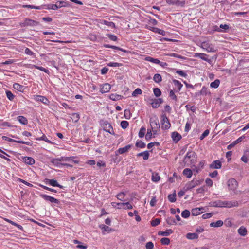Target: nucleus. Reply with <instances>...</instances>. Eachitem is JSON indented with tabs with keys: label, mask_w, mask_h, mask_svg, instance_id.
<instances>
[{
	"label": "nucleus",
	"mask_w": 249,
	"mask_h": 249,
	"mask_svg": "<svg viewBox=\"0 0 249 249\" xmlns=\"http://www.w3.org/2000/svg\"><path fill=\"white\" fill-rule=\"evenodd\" d=\"M197 156L196 153L193 151H189L186 153L184 158V161L187 166L193 165L196 161Z\"/></svg>",
	"instance_id": "nucleus-1"
},
{
	"label": "nucleus",
	"mask_w": 249,
	"mask_h": 249,
	"mask_svg": "<svg viewBox=\"0 0 249 249\" xmlns=\"http://www.w3.org/2000/svg\"><path fill=\"white\" fill-rule=\"evenodd\" d=\"M100 124L104 131L110 134L111 135H115L112 125L107 121L101 120Z\"/></svg>",
	"instance_id": "nucleus-2"
},
{
	"label": "nucleus",
	"mask_w": 249,
	"mask_h": 249,
	"mask_svg": "<svg viewBox=\"0 0 249 249\" xmlns=\"http://www.w3.org/2000/svg\"><path fill=\"white\" fill-rule=\"evenodd\" d=\"M201 47L208 53H214L217 51V49L214 46L208 41L202 42Z\"/></svg>",
	"instance_id": "nucleus-3"
},
{
	"label": "nucleus",
	"mask_w": 249,
	"mask_h": 249,
	"mask_svg": "<svg viewBox=\"0 0 249 249\" xmlns=\"http://www.w3.org/2000/svg\"><path fill=\"white\" fill-rule=\"evenodd\" d=\"M227 185L230 191H234L237 188L238 183L234 178H230L227 181Z\"/></svg>",
	"instance_id": "nucleus-4"
},
{
	"label": "nucleus",
	"mask_w": 249,
	"mask_h": 249,
	"mask_svg": "<svg viewBox=\"0 0 249 249\" xmlns=\"http://www.w3.org/2000/svg\"><path fill=\"white\" fill-rule=\"evenodd\" d=\"M161 124L162 128L164 129H168L171 127L169 120L165 114H162L161 116Z\"/></svg>",
	"instance_id": "nucleus-5"
},
{
	"label": "nucleus",
	"mask_w": 249,
	"mask_h": 249,
	"mask_svg": "<svg viewBox=\"0 0 249 249\" xmlns=\"http://www.w3.org/2000/svg\"><path fill=\"white\" fill-rule=\"evenodd\" d=\"M38 24V22L29 18H25V20L20 24L21 27H25L28 26H35Z\"/></svg>",
	"instance_id": "nucleus-6"
},
{
	"label": "nucleus",
	"mask_w": 249,
	"mask_h": 249,
	"mask_svg": "<svg viewBox=\"0 0 249 249\" xmlns=\"http://www.w3.org/2000/svg\"><path fill=\"white\" fill-rule=\"evenodd\" d=\"M238 206L239 203L237 201H223V207L230 208Z\"/></svg>",
	"instance_id": "nucleus-7"
},
{
	"label": "nucleus",
	"mask_w": 249,
	"mask_h": 249,
	"mask_svg": "<svg viewBox=\"0 0 249 249\" xmlns=\"http://www.w3.org/2000/svg\"><path fill=\"white\" fill-rule=\"evenodd\" d=\"M204 207L195 208L191 210V213L193 216H197L204 212Z\"/></svg>",
	"instance_id": "nucleus-8"
},
{
	"label": "nucleus",
	"mask_w": 249,
	"mask_h": 249,
	"mask_svg": "<svg viewBox=\"0 0 249 249\" xmlns=\"http://www.w3.org/2000/svg\"><path fill=\"white\" fill-rule=\"evenodd\" d=\"M111 89V86L108 83H105L101 85L100 92L102 93H107Z\"/></svg>",
	"instance_id": "nucleus-9"
},
{
	"label": "nucleus",
	"mask_w": 249,
	"mask_h": 249,
	"mask_svg": "<svg viewBox=\"0 0 249 249\" xmlns=\"http://www.w3.org/2000/svg\"><path fill=\"white\" fill-rule=\"evenodd\" d=\"M162 102L163 100L161 98L154 99L152 100L151 104L153 108H157Z\"/></svg>",
	"instance_id": "nucleus-10"
},
{
	"label": "nucleus",
	"mask_w": 249,
	"mask_h": 249,
	"mask_svg": "<svg viewBox=\"0 0 249 249\" xmlns=\"http://www.w3.org/2000/svg\"><path fill=\"white\" fill-rule=\"evenodd\" d=\"M145 60L155 64H159L160 66H163V64L166 65V63L161 62L159 59L152 58L150 56L146 57Z\"/></svg>",
	"instance_id": "nucleus-11"
},
{
	"label": "nucleus",
	"mask_w": 249,
	"mask_h": 249,
	"mask_svg": "<svg viewBox=\"0 0 249 249\" xmlns=\"http://www.w3.org/2000/svg\"><path fill=\"white\" fill-rule=\"evenodd\" d=\"M34 99L36 101H40L45 105H47L49 103L48 100L45 97L41 95H35Z\"/></svg>",
	"instance_id": "nucleus-12"
},
{
	"label": "nucleus",
	"mask_w": 249,
	"mask_h": 249,
	"mask_svg": "<svg viewBox=\"0 0 249 249\" xmlns=\"http://www.w3.org/2000/svg\"><path fill=\"white\" fill-rule=\"evenodd\" d=\"M222 164L221 162L219 160H216L213 161L210 165V168L211 169H220L221 168Z\"/></svg>",
	"instance_id": "nucleus-13"
},
{
	"label": "nucleus",
	"mask_w": 249,
	"mask_h": 249,
	"mask_svg": "<svg viewBox=\"0 0 249 249\" xmlns=\"http://www.w3.org/2000/svg\"><path fill=\"white\" fill-rule=\"evenodd\" d=\"M46 182H47V183H48L49 185L53 186V187H59L60 188H63V187L60 185L59 184H58L57 183V181L55 180V179H46Z\"/></svg>",
	"instance_id": "nucleus-14"
},
{
	"label": "nucleus",
	"mask_w": 249,
	"mask_h": 249,
	"mask_svg": "<svg viewBox=\"0 0 249 249\" xmlns=\"http://www.w3.org/2000/svg\"><path fill=\"white\" fill-rule=\"evenodd\" d=\"M171 137L175 143H177L182 138L181 135L177 132H173Z\"/></svg>",
	"instance_id": "nucleus-15"
},
{
	"label": "nucleus",
	"mask_w": 249,
	"mask_h": 249,
	"mask_svg": "<svg viewBox=\"0 0 249 249\" xmlns=\"http://www.w3.org/2000/svg\"><path fill=\"white\" fill-rule=\"evenodd\" d=\"M132 145L128 144L124 147L120 148L118 150V152L120 154H122L127 152L131 148Z\"/></svg>",
	"instance_id": "nucleus-16"
},
{
	"label": "nucleus",
	"mask_w": 249,
	"mask_h": 249,
	"mask_svg": "<svg viewBox=\"0 0 249 249\" xmlns=\"http://www.w3.org/2000/svg\"><path fill=\"white\" fill-rule=\"evenodd\" d=\"M172 81L175 86L177 89V90H176V92H179L181 90L182 87H183V85L178 80L176 79H173Z\"/></svg>",
	"instance_id": "nucleus-17"
},
{
	"label": "nucleus",
	"mask_w": 249,
	"mask_h": 249,
	"mask_svg": "<svg viewBox=\"0 0 249 249\" xmlns=\"http://www.w3.org/2000/svg\"><path fill=\"white\" fill-rule=\"evenodd\" d=\"M28 65L29 66L28 67L29 68L33 69V68H35L45 72L46 73H49V71L44 67L32 64H29Z\"/></svg>",
	"instance_id": "nucleus-18"
},
{
	"label": "nucleus",
	"mask_w": 249,
	"mask_h": 249,
	"mask_svg": "<svg viewBox=\"0 0 249 249\" xmlns=\"http://www.w3.org/2000/svg\"><path fill=\"white\" fill-rule=\"evenodd\" d=\"M160 180V177L157 172H154L152 173L151 180L154 182H158Z\"/></svg>",
	"instance_id": "nucleus-19"
},
{
	"label": "nucleus",
	"mask_w": 249,
	"mask_h": 249,
	"mask_svg": "<svg viewBox=\"0 0 249 249\" xmlns=\"http://www.w3.org/2000/svg\"><path fill=\"white\" fill-rule=\"evenodd\" d=\"M100 23L101 24L106 25L112 29L115 28V25L114 23L113 22H110V21H107V20H105L104 19H101Z\"/></svg>",
	"instance_id": "nucleus-20"
},
{
	"label": "nucleus",
	"mask_w": 249,
	"mask_h": 249,
	"mask_svg": "<svg viewBox=\"0 0 249 249\" xmlns=\"http://www.w3.org/2000/svg\"><path fill=\"white\" fill-rule=\"evenodd\" d=\"M195 57H197L201 59L202 60H203L204 61H206L207 62H209V60L208 59V55L203 53H196L195 55Z\"/></svg>",
	"instance_id": "nucleus-21"
},
{
	"label": "nucleus",
	"mask_w": 249,
	"mask_h": 249,
	"mask_svg": "<svg viewBox=\"0 0 249 249\" xmlns=\"http://www.w3.org/2000/svg\"><path fill=\"white\" fill-rule=\"evenodd\" d=\"M137 157L142 156L144 160H147L149 157V153L148 151H145L137 154Z\"/></svg>",
	"instance_id": "nucleus-22"
},
{
	"label": "nucleus",
	"mask_w": 249,
	"mask_h": 249,
	"mask_svg": "<svg viewBox=\"0 0 249 249\" xmlns=\"http://www.w3.org/2000/svg\"><path fill=\"white\" fill-rule=\"evenodd\" d=\"M241 160L244 163H247L249 160V151L244 152V155L241 158Z\"/></svg>",
	"instance_id": "nucleus-23"
},
{
	"label": "nucleus",
	"mask_w": 249,
	"mask_h": 249,
	"mask_svg": "<svg viewBox=\"0 0 249 249\" xmlns=\"http://www.w3.org/2000/svg\"><path fill=\"white\" fill-rule=\"evenodd\" d=\"M4 221L8 222L9 223L12 224V225H14V226L17 227L19 230L23 231V229L21 225H19V224L14 222V221H13L9 219L6 218H4Z\"/></svg>",
	"instance_id": "nucleus-24"
},
{
	"label": "nucleus",
	"mask_w": 249,
	"mask_h": 249,
	"mask_svg": "<svg viewBox=\"0 0 249 249\" xmlns=\"http://www.w3.org/2000/svg\"><path fill=\"white\" fill-rule=\"evenodd\" d=\"M238 232L240 235L245 236L247 234V230L245 227L241 226L238 229Z\"/></svg>",
	"instance_id": "nucleus-25"
},
{
	"label": "nucleus",
	"mask_w": 249,
	"mask_h": 249,
	"mask_svg": "<svg viewBox=\"0 0 249 249\" xmlns=\"http://www.w3.org/2000/svg\"><path fill=\"white\" fill-rule=\"evenodd\" d=\"M24 161L25 163L29 165H33L35 162V160L33 158L30 157H25L24 158Z\"/></svg>",
	"instance_id": "nucleus-26"
},
{
	"label": "nucleus",
	"mask_w": 249,
	"mask_h": 249,
	"mask_svg": "<svg viewBox=\"0 0 249 249\" xmlns=\"http://www.w3.org/2000/svg\"><path fill=\"white\" fill-rule=\"evenodd\" d=\"M57 8H60L63 7H67L69 6V3L66 1H57L56 2Z\"/></svg>",
	"instance_id": "nucleus-27"
},
{
	"label": "nucleus",
	"mask_w": 249,
	"mask_h": 249,
	"mask_svg": "<svg viewBox=\"0 0 249 249\" xmlns=\"http://www.w3.org/2000/svg\"><path fill=\"white\" fill-rule=\"evenodd\" d=\"M18 120L22 124L26 125L28 124V120L23 116H19L17 117Z\"/></svg>",
	"instance_id": "nucleus-28"
},
{
	"label": "nucleus",
	"mask_w": 249,
	"mask_h": 249,
	"mask_svg": "<svg viewBox=\"0 0 249 249\" xmlns=\"http://www.w3.org/2000/svg\"><path fill=\"white\" fill-rule=\"evenodd\" d=\"M186 238L190 240L196 239L198 238V235L196 233H188L186 234Z\"/></svg>",
	"instance_id": "nucleus-29"
},
{
	"label": "nucleus",
	"mask_w": 249,
	"mask_h": 249,
	"mask_svg": "<svg viewBox=\"0 0 249 249\" xmlns=\"http://www.w3.org/2000/svg\"><path fill=\"white\" fill-rule=\"evenodd\" d=\"M13 88L14 89L20 92H23L24 90V86L18 83L14 84Z\"/></svg>",
	"instance_id": "nucleus-30"
},
{
	"label": "nucleus",
	"mask_w": 249,
	"mask_h": 249,
	"mask_svg": "<svg viewBox=\"0 0 249 249\" xmlns=\"http://www.w3.org/2000/svg\"><path fill=\"white\" fill-rule=\"evenodd\" d=\"M173 232V231L171 229H168L166 230L165 231H160L159 232V235H161L162 236H167L172 234Z\"/></svg>",
	"instance_id": "nucleus-31"
},
{
	"label": "nucleus",
	"mask_w": 249,
	"mask_h": 249,
	"mask_svg": "<svg viewBox=\"0 0 249 249\" xmlns=\"http://www.w3.org/2000/svg\"><path fill=\"white\" fill-rule=\"evenodd\" d=\"M242 140V137H239L237 140L234 141L232 143L229 144L227 146L228 149H231L232 147H233L236 144H237L238 142H240Z\"/></svg>",
	"instance_id": "nucleus-32"
},
{
	"label": "nucleus",
	"mask_w": 249,
	"mask_h": 249,
	"mask_svg": "<svg viewBox=\"0 0 249 249\" xmlns=\"http://www.w3.org/2000/svg\"><path fill=\"white\" fill-rule=\"evenodd\" d=\"M183 174L187 178H190L192 176V171L189 168H185L183 171Z\"/></svg>",
	"instance_id": "nucleus-33"
},
{
	"label": "nucleus",
	"mask_w": 249,
	"mask_h": 249,
	"mask_svg": "<svg viewBox=\"0 0 249 249\" xmlns=\"http://www.w3.org/2000/svg\"><path fill=\"white\" fill-rule=\"evenodd\" d=\"M223 224V222L222 220H218L215 222H212L210 224V226L212 227H220Z\"/></svg>",
	"instance_id": "nucleus-34"
},
{
	"label": "nucleus",
	"mask_w": 249,
	"mask_h": 249,
	"mask_svg": "<svg viewBox=\"0 0 249 249\" xmlns=\"http://www.w3.org/2000/svg\"><path fill=\"white\" fill-rule=\"evenodd\" d=\"M36 140H42V141H44L45 142H46L48 143H50V144H53V143L50 140H49L47 137L44 134H43V135L41 137H39V138H36Z\"/></svg>",
	"instance_id": "nucleus-35"
},
{
	"label": "nucleus",
	"mask_w": 249,
	"mask_h": 249,
	"mask_svg": "<svg viewBox=\"0 0 249 249\" xmlns=\"http://www.w3.org/2000/svg\"><path fill=\"white\" fill-rule=\"evenodd\" d=\"M220 81L219 79H216L210 84V87L212 88H217L220 85Z\"/></svg>",
	"instance_id": "nucleus-36"
},
{
	"label": "nucleus",
	"mask_w": 249,
	"mask_h": 249,
	"mask_svg": "<svg viewBox=\"0 0 249 249\" xmlns=\"http://www.w3.org/2000/svg\"><path fill=\"white\" fill-rule=\"evenodd\" d=\"M0 158L6 160L8 162H10L11 161V160L9 158H7L5 156V155H6L8 157H9V155L8 154H7L6 152H5L4 151H3V150H2L1 149H0Z\"/></svg>",
	"instance_id": "nucleus-37"
},
{
	"label": "nucleus",
	"mask_w": 249,
	"mask_h": 249,
	"mask_svg": "<svg viewBox=\"0 0 249 249\" xmlns=\"http://www.w3.org/2000/svg\"><path fill=\"white\" fill-rule=\"evenodd\" d=\"M200 94L202 95H209L210 94V91L207 87L203 86L200 91Z\"/></svg>",
	"instance_id": "nucleus-38"
},
{
	"label": "nucleus",
	"mask_w": 249,
	"mask_h": 249,
	"mask_svg": "<svg viewBox=\"0 0 249 249\" xmlns=\"http://www.w3.org/2000/svg\"><path fill=\"white\" fill-rule=\"evenodd\" d=\"M153 80L156 83H160L162 81V77L160 74L159 73L155 74L153 76Z\"/></svg>",
	"instance_id": "nucleus-39"
},
{
	"label": "nucleus",
	"mask_w": 249,
	"mask_h": 249,
	"mask_svg": "<svg viewBox=\"0 0 249 249\" xmlns=\"http://www.w3.org/2000/svg\"><path fill=\"white\" fill-rule=\"evenodd\" d=\"M176 90H171L169 92V97L174 101H177V96L175 94Z\"/></svg>",
	"instance_id": "nucleus-40"
},
{
	"label": "nucleus",
	"mask_w": 249,
	"mask_h": 249,
	"mask_svg": "<svg viewBox=\"0 0 249 249\" xmlns=\"http://www.w3.org/2000/svg\"><path fill=\"white\" fill-rule=\"evenodd\" d=\"M168 200L171 202H175L176 201V194L174 192L173 194H170L168 196Z\"/></svg>",
	"instance_id": "nucleus-41"
},
{
	"label": "nucleus",
	"mask_w": 249,
	"mask_h": 249,
	"mask_svg": "<svg viewBox=\"0 0 249 249\" xmlns=\"http://www.w3.org/2000/svg\"><path fill=\"white\" fill-rule=\"evenodd\" d=\"M166 222L168 224L170 225H175L177 223L176 220L173 217H168L166 219Z\"/></svg>",
	"instance_id": "nucleus-42"
},
{
	"label": "nucleus",
	"mask_w": 249,
	"mask_h": 249,
	"mask_svg": "<svg viewBox=\"0 0 249 249\" xmlns=\"http://www.w3.org/2000/svg\"><path fill=\"white\" fill-rule=\"evenodd\" d=\"M109 98L112 100L116 101L120 100L121 99V96L116 94H111Z\"/></svg>",
	"instance_id": "nucleus-43"
},
{
	"label": "nucleus",
	"mask_w": 249,
	"mask_h": 249,
	"mask_svg": "<svg viewBox=\"0 0 249 249\" xmlns=\"http://www.w3.org/2000/svg\"><path fill=\"white\" fill-rule=\"evenodd\" d=\"M111 204L113 207H117L119 209L123 208V206L124 205L123 203H116L115 202H111Z\"/></svg>",
	"instance_id": "nucleus-44"
},
{
	"label": "nucleus",
	"mask_w": 249,
	"mask_h": 249,
	"mask_svg": "<svg viewBox=\"0 0 249 249\" xmlns=\"http://www.w3.org/2000/svg\"><path fill=\"white\" fill-rule=\"evenodd\" d=\"M181 216L184 218H187L190 215V212L189 210H185L182 212Z\"/></svg>",
	"instance_id": "nucleus-45"
},
{
	"label": "nucleus",
	"mask_w": 249,
	"mask_h": 249,
	"mask_svg": "<svg viewBox=\"0 0 249 249\" xmlns=\"http://www.w3.org/2000/svg\"><path fill=\"white\" fill-rule=\"evenodd\" d=\"M185 4V2L184 0L181 1L180 0H175V3H174V5L175 6H180L183 7L184 6Z\"/></svg>",
	"instance_id": "nucleus-46"
},
{
	"label": "nucleus",
	"mask_w": 249,
	"mask_h": 249,
	"mask_svg": "<svg viewBox=\"0 0 249 249\" xmlns=\"http://www.w3.org/2000/svg\"><path fill=\"white\" fill-rule=\"evenodd\" d=\"M153 92L154 95L157 97H160L161 95V92L160 90L158 88L153 89Z\"/></svg>",
	"instance_id": "nucleus-47"
},
{
	"label": "nucleus",
	"mask_w": 249,
	"mask_h": 249,
	"mask_svg": "<svg viewBox=\"0 0 249 249\" xmlns=\"http://www.w3.org/2000/svg\"><path fill=\"white\" fill-rule=\"evenodd\" d=\"M142 93V90L140 88H137L132 93L133 97H136L138 95H141Z\"/></svg>",
	"instance_id": "nucleus-48"
},
{
	"label": "nucleus",
	"mask_w": 249,
	"mask_h": 249,
	"mask_svg": "<svg viewBox=\"0 0 249 249\" xmlns=\"http://www.w3.org/2000/svg\"><path fill=\"white\" fill-rule=\"evenodd\" d=\"M124 203V205L123 206V207L122 209H125V210H127V209L130 210L133 208V206L129 202H126V203Z\"/></svg>",
	"instance_id": "nucleus-49"
},
{
	"label": "nucleus",
	"mask_w": 249,
	"mask_h": 249,
	"mask_svg": "<svg viewBox=\"0 0 249 249\" xmlns=\"http://www.w3.org/2000/svg\"><path fill=\"white\" fill-rule=\"evenodd\" d=\"M136 146L137 147L143 148L145 147V144L142 141H137L136 143Z\"/></svg>",
	"instance_id": "nucleus-50"
},
{
	"label": "nucleus",
	"mask_w": 249,
	"mask_h": 249,
	"mask_svg": "<svg viewBox=\"0 0 249 249\" xmlns=\"http://www.w3.org/2000/svg\"><path fill=\"white\" fill-rule=\"evenodd\" d=\"M146 129L144 127H142L141 128L138 135L140 138H142L144 137Z\"/></svg>",
	"instance_id": "nucleus-51"
},
{
	"label": "nucleus",
	"mask_w": 249,
	"mask_h": 249,
	"mask_svg": "<svg viewBox=\"0 0 249 249\" xmlns=\"http://www.w3.org/2000/svg\"><path fill=\"white\" fill-rule=\"evenodd\" d=\"M160 222V220L159 218H156L151 221L152 226L155 227L158 225Z\"/></svg>",
	"instance_id": "nucleus-52"
},
{
	"label": "nucleus",
	"mask_w": 249,
	"mask_h": 249,
	"mask_svg": "<svg viewBox=\"0 0 249 249\" xmlns=\"http://www.w3.org/2000/svg\"><path fill=\"white\" fill-rule=\"evenodd\" d=\"M160 241L162 245H169L170 242V240L168 238L164 237L161 239Z\"/></svg>",
	"instance_id": "nucleus-53"
},
{
	"label": "nucleus",
	"mask_w": 249,
	"mask_h": 249,
	"mask_svg": "<svg viewBox=\"0 0 249 249\" xmlns=\"http://www.w3.org/2000/svg\"><path fill=\"white\" fill-rule=\"evenodd\" d=\"M195 186H196L195 183L194 182H193V181H192L186 185V188L185 189V191L191 190V189L195 187Z\"/></svg>",
	"instance_id": "nucleus-54"
},
{
	"label": "nucleus",
	"mask_w": 249,
	"mask_h": 249,
	"mask_svg": "<svg viewBox=\"0 0 249 249\" xmlns=\"http://www.w3.org/2000/svg\"><path fill=\"white\" fill-rule=\"evenodd\" d=\"M11 124L8 122H0V127L5 128L6 127H10Z\"/></svg>",
	"instance_id": "nucleus-55"
},
{
	"label": "nucleus",
	"mask_w": 249,
	"mask_h": 249,
	"mask_svg": "<svg viewBox=\"0 0 249 249\" xmlns=\"http://www.w3.org/2000/svg\"><path fill=\"white\" fill-rule=\"evenodd\" d=\"M100 228L102 229V230H103V231H107L108 232L112 231L110 228H109L108 226H106L105 225H100Z\"/></svg>",
	"instance_id": "nucleus-56"
},
{
	"label": "nucleus",
	"mask_w": 249,
	"mask_h": 249,
	"mask_svg": "<svg viewBox=\"0 0 249 249\" xmlns=\"http://www.w3.org/2000/svg\"><path fill=\"white\" fill-rule=\"evenodd\" d=\"M24 8H28L30 9H40L41 7L39 6H34L32 5H23L22 6Z\"/></svg>",
	"instance_id": "nucleus-57"
},
{
	"label": "nucleus",
	"mask_w": 249,
	"mask_h": 249,
	"mask_svg": "<svg viewBox=\"0 0 249 249\" xmlns=\"http://www.w3.org/2000/svg\"><path fill=\"white\" fill-rule=\"evenodd\" d=\"M120 125L122 128L126 129L129 125V123L127 121H122Z\"/></svg>",
	"instance_id": "nucleus-58"
},
{
	"label": "nucleus",
	"mask_w": 249,
	"mask_h": 249,
	"mask_svg": "<svg viewBox=\"0 0 249 249\" xmlns=\"http://www.w3.org/2000/svg\"><path fill=\"white\" fill-rule=\"evenodd\" d=\"M7 97L10 101H12L14 98V95L10 91H7L6 92Z\"/></svg>",
	"instance_id": "nucleus-59"
},
{
	"label": "nucleus",
	"mask_w": 249,
	"mask_h": 249,
	"mask_svg": "<svg viewBox=\"0 0 249 249\" xmlns=\"http://www.w3.org/2000/svg\"><path fill=\"white\" fill-rule=\"evenodd\" d=\"M125 194L124 192H121L117 195L116 197L118 199L123 201L124 199V197Z\"/></svg>",
	"instance_id": "nucleus-60"
},
{
	"label": "nucleus",
	"mask_w": 249,
	"mask_h": 249,
	"mask_svg": "<svg viewBox=\"0 0 249 249\" xmlns=\"http://www.w3.org/2000/svg\"><path fill=\"white\" fill-rule=\"evenodd\" d=\"M210 133V131L208 129H207L204 131V132L201 134L200 137V139L201 140H203L206 137H207Z\"/></svg>",
	"instance_id": "nucleus-61"
},
{
	"label": "nucleus",
	"mask_w": 249,
	"mask_h": 249,
	"mask_svg": "<svg viewBox=\"0 0 249 249\" xmlns=\"http://www.w3.org/2000/svg\"><path fill=\"white\" fill-rule=\"evenodd\" d=\"M71 116L72 119L75 122H77L80 118L79 115L76 113H72Z\"/></svg>",
	"instance_id": "nucleus-62"
},
{
	"label": "nucleus",
	"mask_w": 249,
	"mask_h": 249,
	"mask_svg": "<svg viewBox=\"0 0 249 249\" xmlns=\"http://www.w3.org/2000/svg\"><path fill=\"white\" fill-rule=\"evenodd\" d=\"M176 73L183 77H186L187 76V74L182 70H177Z\"/></svg>",
	"instance_id": "nucleus-63"
},
{
	"label": "nucleus",
	"mask_w": 249,
	"mask_h": 249,
	"mask_svg": "<svg viewBox=\"0 0 249 249\" xmlns=\"http://www.w3.org/2000/svg\"><path fill=\"white\" fill-rule=\"evenodd\" d=\"M205 183H206V185L210 187H212L213 184V180L211 179H210V178H207L206 179Z\"/></svg>",
	"instance_id": "nucleus-64"
}]
</instances>
